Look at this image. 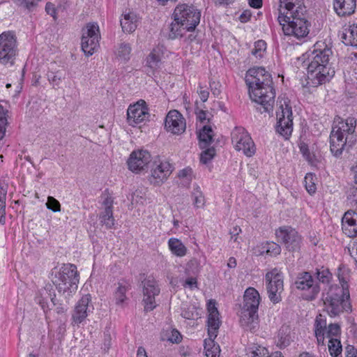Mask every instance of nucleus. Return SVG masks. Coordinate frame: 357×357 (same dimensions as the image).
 <instances>
[{"label": "nucleus", "instance_id": "nucleus-1", "mask_svg": "<svg viewBox=\"0 0 357 357\" xmlns=\"http://www.w3.org/2000/svg\"><path fill=\"white\" fill-rule=\"evenodd\" d=\"M337 278L341 287L331 286L323 299L325 309L331 317L339 316L344 312H351L352 310L348 271L340 267Z\"/></svg>", "mask_w": 357, "mask_h": 357}, {"label": "nucleus", "instance_id": "nucleus-2", "mask_svg": "<svg viewBox=\"0 0 357 357\" xmlns=\"http://www.w3.org/2000/svg\"><path fill=\"white\" fill-rule=\"evenodd\" d=\"M332 51L322 42H317L308 56V78L314 87L325 84L334 76L335 70L331 67Z\"/></svg>", "mask_w": 357, "mask_h": 357}, {"label": "nucleus", "instance_id": "nucleus-3", "mask_svg": "<svg viewBox=\"0 0 357 357\" xmlns=\"http://www.w3.org/2000/svg\"><path fill=\"white\" fill-rule=\"evenodd\" d=\"M356 119L349 116L343 119L340 116L334 119L330 134L331 151L335 156H339L348 144L351 146L356 140Z\"/></svg>", "mask_w": 357, "mask_h": 357}, {"label": "nucleus", "instance_id": "nucleus-4", "mask_svg": "<svg viewBox=\"0 0 357 357\" xmlns=\"http://www.w3.org/2000/svg\"><path fill=\"white\" fill-rule=\"evenodd\" d=\"M314 332L318 345L325 346V340L328 339L330 355L332 357H342L341 328L337 324H330L327 326L326 317L320 314L314 320Z\"/></svg>", "mask_w": 357, "mask_h": 357}, {"label": "nucleus", "instance_id": "nucleus-5", "mask_svg": "<svg viewBox=\"0 0 357 357\" xmlns=\"http://www.w3.org/2000/svg\"><path fill=\"white\" fill-rule=\"evenodd\" d=\"M260 302V294L255 288L248 287L245 289L239 319L241 326L245 330L255 332L259 328L258 310Z\"/></svg>", "mask_w": 357, "mask_h": 357}, {"label": "nucleus", "instance_id": "nucleus-6", "mask_svg": "<svg viewBox=\"0 0 357 357\" xmlns=\"http://www.w3.org/2000/svg\"><path fill=\"white\" fill-rule=\"evenodd\" d=\"M51 279L58 291L69 299L77 289L79 282L77 267L71 264H64L54 268Z\"/></svg>", "mask_w": 357, "mask_h": 357}, {"label": "nucleus", "instance_id": "nucleus-7", "mask_svg": "<svg viewBox=\"0 0 357 357\" xmlns=\"http://www.w3.org/2000/svg\"><path fill=\"white\" fill-rule=\"evenodd\" d=\"M206 308L208 338L204 340L205 355L206 357H220V347L214 342L221 324L220 315L215 301L208 300Z\"/></svg>", "mask_w": 357, "mask_h": 357}, {"label": "nucleus", "instance_id": "nucleus-8", "mask_svg": "<svg viewBox=\"0 0 357 357\" xmlns=\"http://www.w3.org/2000/svg\"><path fill=\"white\" fill-rule=\"evenodd\" d=\"M294 100L290 99L286 94L278 97L276 109V132L288 139L291 136L294 129V116L292 107Z\"/></svg>", "mask_w": 357, "mask_h": 357}, {"label": "nucleus", "instance_id": "nucleus-9", "mask_svg": "<svg viewBox=\"0 0 357 357\" xmlns=\"http://www.w3.org/2000/svg\"><path fill=\"white\" fill-rule=\"evenodd\" d=\"M281 13V15H278V20L285 35L294 36L297 39L307 36L310 23L305 18V14L284 15L285 12L282 10Z\"/></svg>", "mask_w": 357, "mask_h": 357}, {"label": "nucleus", "instance_id": "nucleus-10", "mask_svg": "<svg viewBox=\"0 0 357 357\" xmlns=\"http://www.w3.org/2000/svg\"><path fill=\"white\" fill-rule=\"evenodd\" d=\"M264 280L269 300L274 304L280 303L284 291L282 272L278 268H272L266 273Z\"/></svg>", "mask_w": 357, "mask_h": 357}, {"label": "nucleus", "instance_id": "nucleus-11", "mask_svg": "<svg viewBox=\"0 0 357 357\" xmlns=\"http://www.w3.org/2000/svg\"><path fill=\"white\" fill-rule=\"evenodd\" d=\"M17 54V38L13 31L0 34V63L3 65L14 63Z\"/></svg>", "mask_w": 357, "mask_h": 357}, {"label": "nucleus", "instance_id": "nucleus-12", "mask_svg": "<svg viewBox=\"0 0 357 357\" xmlns=\"http://www.w3.org/2000/svg\"><path fill=\"white\" fill-rule=\"evenodd\" d=\"M174 167L166 159L156 157L151 165L148 181L151 185L159 186L164 183L172 173Z\"/></svg>", "mask_w": 357, "mask_h": 357}, {"label": "nucleus", "instance_id": "nucleus-13", "mask_svg": "<svg viewBox=\"0 0 357 357\" xmlns=\"http://www.w3.org/2000/svg\"><path fill=\"white\" fill-rule=\"evenodd\" d=\"M245 80L249 89L273 88L271 74L262 67L250 68L246 73Z\"/></svg>", "mask_w": 357, "mask_h": 357}, {"label": "nucleus", "instance_id": "nucleus-14", "mask_svg": "<svg viewBox=\"0 0 357 357\" xmlns=\"http://www.w3.org/2000/svg\"><path fill=\"white\" fill-rule=\"evenodd\" d=\"M231 142L237 151H242L247 157L252 156L256 149L251 137L244 128L236 127L231 132Z\"/></svg>", "mask_w": 357, "mask_h": 357}, {"label": "nucleus", "instance_id": "nucleus-15", "mask_svg": "<svg viewBox=\"0 0 357 357\" xmlns=\"http://www.w3.org/2000/svg\"><path fill=\"white\" fill-rule=\"evenodd\" d=\"M297 289L302 291L301 297L307 301L314 300L320 292V287L309 272L300 273L295 282Z\"/></svg>", "mask_w": 357, "mask_h": 357}, {"label": "nucleus", "instance_id": "nucleus-16", "mask_svg": "<svg viewBox=\"0 0 357 357\" xmlns=\"http://www.w3.org/2000/svg\"><path fill=\"white\" fill-rule=\"evenodd\" d=\"M82 31V50L86 56H91L99 47V26L95 22L88 23Z\"/></svg>", "mask_w": 357, "mask_h": 357}, {"label": "nucleus", "instance_id": "nucleus-17", "mask_svg": "<svg viewBox=\"0 0 357 357\" xmlns=\"http://www.w3.org/2000/svg\"><path fill=\"white\" fill-rule=\"evenodd\" d=\"M174 20H180L188 28L194 30L200 21V11L192 6L183 3L178 5L174 11Z\"/></svg>", "mask_w": 357, "mask_h": 357}, {"label": "nucleus", "instance_id": "nucleus-18", "mask_svg": "<svg viewBox=\"0 0 357 357\" xmlns=\"http://www.w3.org/2000/svg\"><path fill=\"white\" fill-rule=\"evenodd\" d=\"M149 108L144 100H140L129 105L127 109V123L132 127L140 126L149 118Z\"/></svg>", "mask_w": 357, "mask_h": 357}, {"label": "nucleus", "instance_id": "nucleus-19", "mask_svg": "<svg viewBox=\"0 0 357 357\" xmlns=\"http://www.w3.org/2000/svg\"><path fill=\"white\" fill-rule=\"evenodd\" d=\"M277 240L282 243L289 251H296L300 249L302 239L298 231L291 227L283 226L275 231Z\"/></svg>", "mask_w": 357, "mask_h": 357}, {"label": "nucleus", "instance_id": "nucleus-20", "mask_svg": "<svg viewBox=\"0 0 357 357\" xmlns=\"http://www.w3.org/2000/svg\"><path fill=\"white\" fill-rule=\"evenodd\" d=\"M151 161V155L147 150L137 149L130 153L127 163L131 172L138 174L147 169Z\"/></svg>", "mask_w": 357, "mask_h": 357}, {"label": "nucleus", "instance_id": "nucleus-21", "mask_svg": "<svg viewBox=\"0 0 357 357\" xmlns=\"http://www.w3.org/2000/svg\"><path fill=\"white\" fill-rule=\"evenodd\" d=\"M142 292L144 310L146 312L153 310L156 307L155 296L160 292L158 284L153 278L149 277L144 280Z\"/></svg>", "mask_w": 357, "mask_h": 357}, {"label": "nucleus", "instance_id": "nucleus-22", "mask_svg": "<svg viewBox=\"0 0 357 357\" xmlns=\"http://www.w3.org/2000/svg\"><path fill=\"white\" fill-rule=\"evenodd\" d=\"M93 310L90 294L82 296L75 305L72 314V324L79 326L82 324Z\"/></svg>", "mask_w": 357, "mask_h": 357}, {"label": "nucleus", "instance_id": "nucleus-23", "mask_svg": "<svg viewBox=\"0 0 357 357\" xmlns=\"http://www.w3.org/2000/svg\"><path fill=\"white\" fill-rule=\"evenodd\" d=\"M185 128L186 122L183 116L178 110H170L165 120L166 131L173 135H179L185 132Z\"/></svg>", "mask_w": 357, "mask_h": 357}, {"label": "nucleus", "instance_id": "nucleus-24", "mask_svg": "<svg viewBox=\"0 0 357 357\" xmlns=\"http://www.w3.org/2000/svg\"><path fill=\"white\" fill-rule=\"evenodd\" d=\"M36 302L41 307L44 312H47L56 305V294L52 285L47 284L40 289L35 298Z\"/></svg>", "mask_w": 357, "mask_h": 357}, {"label": "nucleus", "instance_id": "nucleus-25", "mask_svg": "<svg viewBox=\"0 0 357 357\" xmlns=\"http://www.w3.org/2000/svg\"><path fill=\"white\" fill-rule=\"evenodd\" d=\"M251 100L263 106L264 112L273 111L275 98V91H248Z\"/></svg>", "mask_w": 357, "mask_h": 357}, {"label": "nucleus", "instance_id": "nucleus-26", "mask_svg": "<svg viewBox=\"0 0 357 357\" xmlns=\"http://www.w3.org/2000/svg\"><path fill=\"white\" fill-rule=\"evenodd\" d=\"M343 232L349 237L357 235V213L354 211H347L342 220Z\"/></svg>", "mask_w": 357, "mask_h": 357}, {"label": "nucleus", "instance_id": "nucleus-27", "mask_svg": "<svg viewBox=\"0 0 357 357\" xmlns=\"http://www.w3.org/2000/svg\"><path fill=\"white\" fill-rule=\"evenodd\" d=\"M281 10L284 11V15L300 13L305 14V7L303 6V0H280L279 15H281Z\"/></svg>", "mask_w": 357, "mask_h": 357}, {"label": "nucleus", "instance_id": "nucleus-28", "mask_svg": "<svg viewBox=\"0 0 357 357\" xmlns=\"http://www.w3.org/2000/svg\"><path fill=\"white\" fill-rule=\"evenodd\" d=\"M280 252V246L273 241L259 243L252 249V253L257 256L265 254L271 257L277 256Z\"/></svg>", "mask_w": 357, "mask_h": 357}, {"label": "nucleus", "instance_id": "nucleus-29", "mask_svg": "<svg viewBox=\"0 0 357 357\" xmlns=\"http://www.w3.org/2000/svg\"><path fill=\"white\" fill-rule=\"evenodd\" d=\"M333 7L339 16L351 15L355 12L356 0H334Z\"/></svg>", "mask_w": 357, "mask_h": 357}, {"label": "nucleus", "instance_id": "nucleus-30", "mask_svg": "<svg viewBox=\"0 0 357 357\" xmlns=\"http://www.w3.org/2000/svg\"><path fill=\"white\" fill-rule=\"evenodd\" d=\"M120 22L122 30L124 32L131 33L137 29L139 17L135 13L130 12L123 15V17L121 20Z\"/></svg>", "mask_w": 357, "mask_h": 357}, {"label": "nucleus", "instance_id": "nucleus-31", "mask_svg": "<svg viewBox=\"0 0 357 357\" xmlns=\"http://www.w3.org/2000/svg\"><path fill=\"white\" fill-rule=\"evenodd\" d=\"M293 337L291 328L289 326H282L278 331L276 344L281 349L285 348L290 344Z\"/></svg>", "mask_w": 357, "mask_h": 357}, {"label": "nucleus", "instance_id": "nucleus-32", "mask_svg": "<svg viewBox=\"0 0 357 357\" xmlns=\"http://www.w3.org/2000/svg\"><path fill=\"white\" fill-rule=\"evenodd\" d=\"M167 246L170 252L178 257H183L188 252L187 247L177 238H170L167 241Z\"/></svg>", "mask_w": 357, "mask_h": 357}, {"label": "nucleus", "instance_id": "nucleus-33", "mask_svg": "<svg viewBox=\"0 0 357 357\" xmlns=\"http://www.w3.org/2000/svg\"><path fill=\"white\" fill-rule=\"evenodd\" d=\"M193 31L188 28L185 23L181 22L180 20H174L169 25V38L175 39L183 37L185 33Z\"/></svg>", "mask_w": 357, "mask_h": 357}, {"label": "nucleus", "instance_id": "nucleus-34", "mask_svg": "<svg viewBox=\"0 0 357 357\" xmlns=\"http://www.w3.org/2000/svg\"><path fill=\"white\" fill-rule=\"evenodd\" d=\"M160 339L172 344H178L182 340V335L178 330L168 327L161 332Z\"/></svg>", "mask_w": 357, "mask_h": 357}, {"label": "nucleus", "instance_id": "nucleus-35", "mask_svg": "<svg viewBox=\"0 0 357 357\" xmlns=\"http://www.w3.org/2000/svg\"><path fill=\"white\" fill-rule=\"evenodd\" d=\"M342 40L346 45L357 47V24L350 25L344 29Z\"/></svg>", "mask_w": 357, "mask_h": 357}, {"label": "nucleus", "instance_id": "nucleus-36", "mask_svg": "<svg viewBox=\"0 0 357 357\" xmlns=\"http://www.w3.org/2000/svg\"><path fill=\"white\" fill-rule=\"evenodd\" d=\"M213 131L211 126L204 125L199 133V146L202 149L206 148L213 141Z\"/></svg>", "mask_w": 357, "mask_h": 357}, {"label": "nucleus", "instance_id": "nucleus-37", "mask_svg": "<svg viewBox=\"0 0 357 357\" xmlns=\"http://www.w3.org/2000/svg\"><path fill=\"white\" fill-rule=\"evenodd\" d=\"M190 198L195 208H202L205 206L206 199L199 185H196L193 186Z\"/></svg>", "mask_w": 357, "mask_h": 357}, {"label": "nucleus", "instance_id": "nucleus-38", "mask_svg": "<svg viewBox=\"0 0 357 357\" xmlns=\"http://www.w3.org/2000/svg\"><path fill=\"white\" fill-rule=\"evenodd\" d=\"M161 65V56L158 50H153L146 58V66L150 70L148 73H153Z\"/></svg>", "mask_w": 357, "mask_h": 357}, {"label": "nucleus", "instance_id": "nucleus-39", "mask_svg": "<svg viewBox=\"0 0 357 357\" xmlns=\"http://www.w3.org/2000/svg\"><path fill=\"white\" fill-rule=\"evenodd\" d=\"M146 188H138L135 190L128 199L130 200L131 204L133 206H137L139 205H144L146 199Z\"/></svg>", "mask_w": 357, "mask_h": 357}, {"label": "nucleus", "instance_id": "nucleus-40", "mask_svg": "<svg viewBox=\"0 0 357 357\" xmlns=\"http://www.w3.org/2000/svg\"><path fill=\"white\" fill-rule=\"evenodd\" d=\"M7 195V186L0 185V223L6 222V200Z\"/></svg>", "mask_w": 357, "mask_h": 357}, {"label": "nucleus", "instance_id": "nucleus-41", "mask_svg": "<svg viewBox=\"0 0 357 357\" xmlns=\"http://www.w3.org/2000/svg\"><path fill=\"white\" fill-rule=\"evenodd\" d=\"M128 290V285L126 283H119V286L114 292V298L117 305L123 304L127 299L126 292Z\"/></svg>", "mask_w": 357, "mask_h": 357}, {"label": "nucleus", "instance_id": "nucleus-42", "mask_svg": "<svg viewBox=\"0 0 357 357\" xmlns=\"http://www.w3.org/2000/svg\"><path fill=\"white\" fill-rule=\"evenodd\" d=\"M266 52V43L263 40H259L254 44L251 54L256 59H260L264 57Z\"/></svg>", "mask_w": 357, "mask_h": 357}, {"label": "nucleus", "instance_id": "nucleus-43", "mask_svg": "<svg viewBox=\"0 0 357 357\" xmlns=\"http://www.w3.org/2000/svg\"><path fill=\"white\" fill-rule=\"evenodd\" d=\"M100 222L105 225L107 228H112L114 225V219L112 209H105L100 215Z\"/></svg>", "mask_w": 357, "mask_h": 357}, {"label": "nucleus", "instance_id": "nucleus-44", "mask_svg": "<svg viewBox=\"0 0 357 357\" xmlns=\"http://www.w3.org/2000/svg\"><path fill=\"white\" fill-rule=\"evenodd\" d=\"M316 275L317 280L322 284H328L332 279V274L329 270L324 267L317 269Z\"/></svg>", "mask_w": 357, "mask_h": 357}, {"label": "nucleus", "instance_id": "nucleus-45", "mask_svg": "<svg viewBox=\"0 0 357 357\" xmlns=\"http://www.w3.org/2000/svg\"><path fill=\"white\" fill-rule=\"evenodd\" d=\"M200 154V162L203 165H208L211 162L215 155V150L214 148H205Z\"/></svg>", "mask_w": 357, "mask_h": 357}, {"label": "nucleus", "instance_id": "nucleus-46", "mask_svg": "<svg viewBox=\"0 0 357 357\" xmlns=\"http://www.w3.org/2000/svg\"><path fill=\"white\" fill-rule=\"evenodd\" d=\"M315 179V175L311 173L307 174L305 176V189L310 195L314 194L317 190L314 183Z\"/></svg>", "mask_w": 357, "mask_h": 357}, {"label": "nucleus", "instance_id": "nucleus-47", "mask_svg": "<svg viewBox=\"0 0 357 357\" xmlns=\"http://www.w3.org/2000/svg\"><path fill=\"white\" fill-rule=\"evenodd\" d=\"M268 350L262 346H255L250 351V357H269Z\"/></svg>", "mask_w": 357, "mask_h": 357}, {"label": "nucleus", "instance_id": "nucleus-48", "mask_svg": "<svg viewBox=\"0 0 357 357\" xmlns=\"http://www.w3.org/2000/svg\"><path fill=\"white\" fill-rule=\"evenodd\" d=\"M131 47L128 44L122 43L120 45L117 55L122 60L127 61L130 59Z\"/></svg>", "mask_w": 357, "mask_h": 357}, {"label": "nucleus", "instance_id": "nucleus-49", "mask_svg": "<svg viewBox=\"0 0 357 357\" xmlns=\"http://www.w3.org/2000/svg\"><path fill=\"white\" fill-rule=\"evenodd\" d=\"M347 202L357 210V187L354 186L349 189L347 195Z\"/></svg>", "mask_w": 357, "mask_h": 357}, {"label": "nucleus", "instance_id": "nucleus-50", "mask_svg": "<svg viewBox=\"0 0 357 357\" xmlns=\"http://www.w3.org/2000/svg\"><path fill=\"white\" fill-rule=\"evenodd\" d=\"M300 150L303 157L312 165L314 163V155L311 153L307 144H301Z\"/></svg>", "mask_w": 357, "mask_h": 357}, {"label": "nucleus", "instance_id": "nucleus-51", "mask_svg": "<svg viewBox=\"0 0 357 357\" xmlns=\"http://www.w3.org/2000/svg\"><path fill=\"white\" fill-rule=\"evenodd\" d=\"M178 176L180 178L184 179L187 181H190L194 177L193 170L190 167H185L178 172Z\"/></svg>", "mask_w": 357, "mask_h": 357}, {"label": "nucleus", "instance_id": "nucleus-52", "mask_svg": "<svg viewBox=\"0 0 357 357\" xmlns=\"http://www.w3.org/2000/svg\"><path fill=\"white\" fill-rule=\"evenodd\" d=\"M47 208L52 210L54 212H58L61 211L60 203L53 197H48L47 202L46 203Z\"/></svg>", "mask_w": 357, "mask_h": 357}, {"label": "nucleus", "instance_id": "nucleus-53", "mask_svg": "<svg viewBox=\"0 0 357 357\" xmlns=\"http://www.w3.org/2000/svg\"><path fill=\"white\" fill-rule=\"evenodd\" d=\"M184 287H188L190 289H194L197 287V281L195 278H188L183 284Z\"/></svg>", "mask_w": 357, "mask_h": 357}, {"label": "nucleus", "instance_id": "nucleus-54", "mask_svg": "<svg viewBox=\"0 0 357 357\" xmlns=\"http://www.w3.org/2000/svg\"><path fill=\"white\" fill-rule=\"evenodd\" d=\"M105 209H112L113 204L112 198L108 195H104L101 197Z\"/></svg>", "mask_w": 357, "mask_h": 357}, {"label": "nucleus", "instance_id": "nucleus-55", "mask_svg": "<svg viewBox=\"0 0 357 357\" xmlns=\"http://www.w3.org/2000/svg\"><path fill=\"white\" fill-rule=\"evenodd\" d=\"M40 0H17L18 3L26 8H30L36 6L38 1Z\"/></svg>", "mask_w": 357, "mask_h": 357}, {"label": "nucleus", "instance_id": "nucleus-56", "mask_svg": "<svg viewBox=\"0 0 357 357\" xmlns=\"http://www.w3.org/2000/svg\"><path fill=\"white\" fill-rule=\"evenodd\" d=\"M197 119L201 123L204 124L208 121V114L205 111L199 110L197 112Z\"/></svg>", "mask_w": 357, "mask_h": 357}, {"label": "nucleus", "instance_id": "nucleus-57", "mask_svg": "<svg viewBox=\"0 0 357 357\" xmlns=\"http://www.w3.org/2000/svg\"><path fill=\"white\" fill-rule=\"evenodd\" d=\"M45 10L47 14L52 16L54 19H56V8L53 3L50 2L47 3L45 6Z\"/></svg>", "mask_w": 357, "mask_h": 357}, {"label": "nucleus", "instance_id": "nucleus-58", "mask_svg": "<svg viewBox=\"0 0 357 357\" xmlns=\"http://www.w3.org/2000/svg\"><path fill=\"white\" fill-rule=\"evenodd\" d=\"M252 16V13L249 10H244L239 16V20L241 22H247L250 20Z\"/></svg>", "mask_w": 357, "mask_h": 357}, {"label": "nucleus", "instance_id": "nucleus-59", "mask_svg": "<svg viewBox=\"0 0 357 357\" xmlns=\"http://www.w3.org/2000/svg\"><path fill=\"white\" fill-rule=\"evenodd\" d=\"M346 357H357V350L352 346L346 348Z\"/></svg>", "mask_w": 357, "mask_h": 357}, {"label": "nucleus", "instance_id": "nucleus-60", "mask_svg": "<svg viewBox=\"0 0 357 357\" xmlns=\"http://www.w3.org/2000/svg\"><path fill=\"white\" fill-rule=\"evenodd\" d=\"M197 93L199 94L202 102H204L207 100L208 96H209V91H197Z\"/></svg>", "mask_w": 357, "mask_h": 357}, {"label": "nucleus", "instance_id": "nucleus-61", "mask_svg": "<svg viewBox=\"0 0 357 357\" xmlns=\"http://www.w3.org/2000/svg\"><path fill=\"white\" fill-rule=\"evenodd\" d=\"M249 5L255 8H259L262 6V0H248Z\"/></svg>", "mask_w": 357, "mask_h": 357}, {"label": "nucleus", "instance_id": "nucleus-62", "mask_svg": "<svg viewBox=\"0 0 357 357\" xmlns=\"http://www.w3.org/2000/svg\"><path fill=\"white\" fill-rule=\"evenodd\" d=\"M7 121H0V139H2L6 132Z\"/></svg>", "mask_w": 357, "mask_h": 357}, {"label": "nucleus", "instance_id": "nucleus-63", "mask_svg": "<svg viewBox=\"0 0 357 357\" xmlns=\"http://www.w3.org/2000/svg\"><path fill=\"white\" fill-rule=\"evenodd\" d=\"M137 357H148L144 348L142 347L138 348Z\"/></svg>", "mask_w": 357, "mask_h": 357}, {"label": "nucleus", "instance_id": "nucleus-64", "mask_svg": "<svg viewBox=\"0 0 357 357\" xmlns=\"http://www.w3.org/2000/svg\"><path fill=\"white\" fill-rule=\"evenodd\" d=\"M351 253L353 254V256L355 259V261L357 266V245L354 244V245L351 248Z\"/></svg>", "mask_w": 357, "mask_h": 357}]
</instances>
